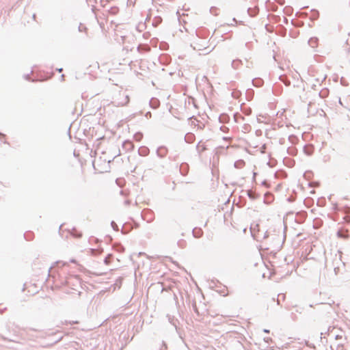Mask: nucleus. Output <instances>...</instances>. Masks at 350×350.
Here are the masks:
<instances>
[{
    "mask_svg": "<svg viewBox=\"0 0 350 350\" xmlns=\"http://www.w3.org/2000/svg\"><path fill=\"white\" fill-rule=\"evenodd\" d=\"M252 82L253 85L256 88L262 87L264 84V81L260 77L253 79Z\"/></svg>",
    "mask_w": 350,
    "mask_h": 350,
    "instance_id": "nucleus-1",
    "label": "nucleus"
},
{
    "mask_svg": "<svg viewBox=\"0 0 350 350\" xmlns=\"http://www.w3.org/2000/svg\"><path fill=\"white\" fill-rule=\"evenodd\" d=\"M247 13L248 14L251 16V17H254L256 16L258 13V8H248L247 10Z\"/></svg>",
    "mask_w": 350,
    "mask_h": 350,
    "instance_id": "nucleus-2",
    "label": "nucleus"
},
{
    "mask_svg": "<svg viewBox=\"0 0 350 350\" xmlns=\"http://www.w3.org/2000/svg\"><path fill=\"white\" fill-rule=\"evenodd\" d=\"M319 39L316 37L310 38L308 40V44L312 48H315L317 46Z\"/></svg>",
    "mask_w": 350,
    "mask_h": 350,
    "instance_id": "nucleus-3",
    "label": "nucleus"
},
{
    "mask_svg": "<svg viewBox=\"0 0 350 350\" xmlns=\"http://www.w3.org/2000/svg\"><path fill=\"white\" fill-rule=\"evenodd\" d=\"M193 236L195 237L200 238V237H201L202 236L203 232H202L201 228H195L193 230Z\"/></svg>",
    "mask_w": 350,
    "mask_h": 350,
    "instance_id": "nucleus-4",
    "label": "nucleus"
},
{
    "mask_svg": "<svg viewBox=\"0 0 350 350\" xmlns=\"http://www.w3.org/2000/svg\"><path fill=\"white\" fill-rule=\"evenodd\" d=\"M312 15L310 17V20L314 21L317 20L319 17V12L317 10H311Z\"/></svg>",
    "mask_w": 350,
    "mask_h": 350,
    "instance_id": "nucleus-5",
    "label": "nucleus"
},
{
    "mask_svg": "<svg viewBox=\"0 0 350 350\" xmlns=\"http://www.w3.org/2000/svg\"><path fill=\"white\" fill-rule=\"evenodd\" d=\"M70 234L74 237H76V238H79L82 236V233L81 232L79 231L78 230H77L76 228H72L71 230V232H70Z\"/></svg>",
    "mask_w": 350,
    "mask_h": 350,
    "instance_id": "nucleus-6",
    "label": "nucleus"
},
{
    "mask_svg": "<svg viewBox=\"0 0 350 350\" xmlns=\"http://www.w3.org/2000/svg\"><path fill=\"white\" fill-rule=\"evenodd\" d=\"M150 105L151 107L157 109L159 105V102L157 99L152 98L150 101Z\"/></svg>",
    "mask_w": 350,
    "mask_h": 350,
    "instance_id": "nucleus-7",
    "label": "nucleus"
},
{
    "mask_svg": "<svg viewBox=\"0 0 350 350\" xmlns=\"http://www.w3.org/2000/svg\"><path fill=\"white\" fill-rule=\"evenodd\" d=\"M329 90L326 88L321 90L319 94V96L322 98H326L328 96Z\"/></svg>",
    "mask_w": 350,
    "mask_h": 350,
    "instance_id": "nucleus-8",
    "label": "nucleus"
},
{
    "mask_svg": "<svg viewBox=\"0 0 350 350\" xmlns=\"http://www.w3.org/2000/svg\"><path fill=\"white\" fill-rule=\"evenodd\" d=\"M241 64V59H234L232 62V67L234 69H237L238 68V67L239 66V65Z\"/></svg>",
    "mask_w": 350,
    "mask_h": 350,
    "instance_id": "nucleus-9",
    "label": "nucleus"
},
{
    "mask_svg": "<svg viewBox=\"0 0 350 350\" xmlns=\"http://www.w3.org/2000/svg\"><path fill=\"white\" fill-rule=\"evenodd\" d=\"M246 97L248 100H250L252 99L254 96V91L252 89L247 90L246 91Z\"/></svg>",
    "mask_w": 350,
    "mask_h": 350,
    "instance_id": "nucleus-10",
    "label": "nucleus"
},
{
    "mask_svg": "<svg viewBox=\"0 0 350 350\" xmlns=\"http://www.w3.org/2000/svg\"><path fill=\"white\" fill-rule=\"evenodd\" d=\"M119 11V8L116 6L111 7L110 9L108 10V12L111 14L115 15Z\"/></svg>",
    "mask_w": 350,
    "mask_h": 350,
    "instance_id": "nucleus-11",
    "label": "nucleus"
},
{
    "mask_svg": "<svg viewBox=\"0 0 350 350\" xmlns=\"http://www.w3.org/2000/svg\"><path fill=\"white\" fill-rule=\"evenodd\" d=\"M112 0H100V5L103 8H105L106 6V5L109 3H110Z\"/></svg>",
    "mask_w": 350,
    "mask_h": 350,
    "instance_id": "nucleus-12",
    "label": "nucleus"
},
{
    "mask_svg": "<svg viewBox=\"0 0 350 350\" xmlns=\"http://www.w3.org/2000/svg\"><path fill=\"white\" fill-rule=\"evenodd\" d=\"M125 101L124 103H120L118 105H126L129 102V96H126L124 98Z\"/></svg>",
    "mask_w": 350,
    "mask_h": 350,
    "instance_id": "nucleus-13",
    "label": "nucleus"
},
{
    "mask_svg": "<svg viewBox=\"0 0 350 350\" xmlns=\"http://www.w3.org/2000/svg\"><path fill=\"white\" fill-rule=\"evenodd\" d=\"M189 122L191 125H196V122H198V120L196 118H191L189 119Z\"/></svg>",
    "mask_w": 350,
    "mask_h": 350,
    "instance_id": "nucleus-14",
    "label": "nucleus"
},
{
    "mask_svg": "<svg viewBox=\"0 0 350 350\" xmlns=\"http://www.w3.org/2000/svg\"><path fill=\"white\" fill-rule=\"evenodd\" d=\"M142 137V135L141 133H137L135 135V138L137 141H139Z\"/></svg>",
    "mask_w": 350,
    "mask_h": 350,
    "instance_id": "nucleus-15",
    "label": "nucleus"
},
{
    "mask_svg": "<svg viewBox=\"0 0 350 350\" xmlns=\"http://www.w3.org/2000/svg\"><path fill=\"white\" fill-rule=\"evenodd\" d=\"M217 8L211 7V9H210V12H211V13H212L215 16H217V14L215 12L217 11Z\"/></svg>",
    "mask_w": 350,
    "mask_h": 350,
    "instance_id": "nucleus-16",
    "label": "nucleus"
},
{
    "mask_svg": "<svg viewBox=\"0 0 350 350\" xmlns=\"http://www.w3.org/2000/svg\"><path fill=\"white\" fill-rule=\"evenodd\" d=\"M252 46V42H246V43L245 44V48H247V49H248L249 50H250V49H251Z\"/></svg>",
    "mask_w": 350,
    "mask_h": 350,
    "instance_id": "nucleus-17",
    "label": "nucleus"
},
{
    "mask_svg": "<svg viewBox=\"0 0 350 350\" xmlns=\"http://www.w3.org/2000/svg\"><path fill=\"white\" fill-rule=\"evenodd\" d=\"M340 83L344 86H347L348 85L347 83L346 82L345 79L343 77H342L340 79Z\"/></svg>",
    "mask_w": 350,
    "mask_h": 350,
    "instance_id": "nucleus-18",
    "label": "nucleus"
},
{
    "mask_svg": "<svg viewBox=\"0 0 350 350\" xmlns=\"http://www.w3.org/2000/svg\"><path fill=\"white\" fill-rule=\"evenodd\" d=\"M150 36V33L149 32H145L144 34H143V37L145 38V39H148L149 37Z\"/></svg>",
    "mask_w": 350,
    "mask_h": 350,
    "instance_id": "nucleus-19",
    "label": "nucleus"
},
{
    "mask_svg": "<svg viewBox=\"0 0 350 350\" xmlns=\"http://www.w3.org/2000/svg\"><path fill=\"white\" fill-rule=\"evenodd\" d=\"M87 29L86 27H83L81 24L79 26V31H83V30Z\"/></svg>",
    "mask_w": 350,
    "mask_h": 350,
    "instance_id": "nucleus-20",
    "label": "nucleus"
},
{
    "mask_svg": "<svg viewBox=\"0 0 350 350\" xmlns=\"http://www.w3.org/2000/svg\"><path fill=\"white\" fill-rule=\"evenodd\" d=\"M213 49V48L212 49H210V50H208V48L207 47H204L203 50L206 51L205 53L204 54H208L210 52L212 51V50Z\"/></svg>",
    "mask_w": 350,
    "mask_h": 350,
    "instance_id": "nucleus-21",
    "label": "nucleus"
},
{
    "mask_svg": "<svg viewBox=\"0 0 350 350\" xmlns=\"http://www.w3.org/2000/svg\"><path fill=\"white\" fill-rule=\"evenodd\" d=\"M24 78H25L26 80H28V81H29V80H30V77H29V74L25 75H24Z\"/></svg>",
    "mask_w": 350,
    "mask_h": 350,
    "instance_id": "nucleus-22",
    "label": "nucleus"
},
{
    "mask_svg": "<svg viewBox=\"0 0 350 350\" xmlns=\"http://www.w3.org/2000/svg\"><path fill=\"white\" fill-rule=\"evenodd\" d=\"M96 8L94 5H92V12L95 14Z\"/></svg>",
    "mask_w": 350,
    "mask_h": 350,
    "instance_id": "nucleus-23",
    "label": "nucleus"
},
{
    "mask_svg": "<svg viewBox=\"0 0 350 350\" xmlns=\"http://www.w3.org/2000/svg\"><path fill=\"white\" fill-rule=\"evenodd\" d=\"M135 2V0H128V3H129L130 5L134 4Z\"/></svg>",
    "mask_w": 350,
    "mask_h": 350,
    "instance_id": "nucleus-24",
    "label": "nucleus"
},
{
    "mask_svg": "<svg viewBox=\"0 0 350 350\" xmlns=\"http://www.w3.org/2000/svg\"><path fill=\"white\" fill-rule=\"evenodd\" d=\"M283 21H284V23H285V24H288V20L286 17H284Z\"/></svg>",
    "mask_w": 350,
    "mask_h": 350,
    "instance_id": "nucleus-25",
    "label": "nucleus"
},
{
    "mask_svg": "<svg viewBox=\"0 0 350 350\" xmlns=\"http://www.w3.org/2000/svg\"><path fill=\"white\" fill-rule=\"evenodd\" d=\"M193 48H194V49H196V50H198V51L202 50V49H201L200 47L197 48L196 46H194Z\"/></svg>",
    "mask_w": 350,
    "mask_h": 350,
    "instance_id": "nucleus-26",
    "label": "nucleus"
},
{
    "mask_svg": "<svg viewBox=\"0 0 350 350\" xmlns=\"http://www.w3.org/2000/svg\"><path fill=\"white\" fill-rule=\"evenodd\" d=\"M57 70L59 72H61L63 69L61 68H57Z\"/></svg>",
    "mask_w": 350,
    "mask_h": 350,
    "instance_id": "nucleus-27",
    "label": "nucleus"
},
{
    "mask_svg": "<svg viewBox=\"0 0 350 350\" xmlns=\"http://www.w3.org/2000/svg\"><path fill=\"white\" fill-rule=\"evenodd\" d=\"M87 2H92V1H94V2H96V0H86Z\"/></svg>",
    "mask_w": 350,
    "mask_h": 350,
    "instance_id": "nucleus-28",
    "label": "nucleus"
},
{
    "mask_svg": "<svg viewBox=\"0 0 350 350\" xmlns=\"http://www.w3.org/2000/svg\"><path fill=\"white\" fill-rule=\"evenodd\" d=\"M197 125H198V129H202L198 124H197Z\"/></svg>",
    "mask_w": 350,
    "mask_h": 350,
    "instance_id": "nucleus-29",
    "label": "nucleus"
},
{
    "mask_svg": "<svg viewBox=\"0 0 350 350\" xmlns=\"http://www.w3.org/2000/svg\"><path fill=\"white\" fill-rule=\"evenodd\" d=\"M315 87H316V85L314 84V85H312V88L315 89Z\"/></svg>",
    "mask_w": 350,
    "mask_h": 350,
    "instance_id": "nucleus-30",
    "label": "nucleus"
},
{
    "mask_svg": "<svg viewBox=\"0 0 350 350\" xmlns=\"http://www.w3.org/2000/svg\"><path fill=\"white\" fill-rule=\"evenodd\" d=\"M70 129H71V125L68 127V131H70Z\"/></svg>",
    "mask_w": 350,
    "mask_h": 350,
    "instance_id": "nucleus-31",
    "label": "nucleus"
},
{
    "mask_svg": "<svg viewBox=\"0 0 350 350\" xmlns=\"http://www.w3.org/2000/svg\"><path fill=\"white\" fill-rule=\"evenodd\" d=\"M232 21H233L234 22L237 23V20H236V18H232Z\"/></svg>",
    "mask_w": 350,
    "mask_h": 350,
    "instance_id": "nucleus-32",
    "label": "nucleus"
},
{
    "mask_svg": "<svg viewBox=\"0 0 350 350\" xmlns=\"http://www.w3.org/2000/svg\"><path fill=\"white\" fill-rule=\"evenodd\" d=\"M64 77V75H62L61 76V79H63Z\"/></svg>",
    "mask_w": 350,
    "mask_h": 350,
    "instance_id": "nucleus-33",
    "label": "nucleus"
},
{
    "mask_svg": "<svg viewBox=\"0 0 350 350\" xmlns=\"http://www.w3.org/2000/svg\"><path fill=\"white\" fill-rule=\"evenodd\" d=\"M256 131L258 132V131H261L260 129H257Z\"/></svg>",
    "mask_w": 350,
    "mask_h": 350,
    "instance_id": "nucleus-34",
    "label": "nucleus"
}]
</instances>
